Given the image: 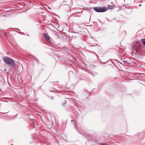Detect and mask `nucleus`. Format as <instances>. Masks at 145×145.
Returning <instances> with one entry per match:
<instances>
[{
  "label": "nucleus",
  "mask_w": 145,
  "mask_h": 145,
  "mask_svg": "<svg viewBox=\"0 0 145 145\" xmlns=\"http://www.w3.org/2000/svg\"><path fill=\"white\" fill-rule=\"evenodd\" d=\"M101 145H107L106 144H101Z\"/></svg>",
  "instance_id": "6e6552de"
},
{
  "label": "nucleus",
  "mask_w": 145,
  "mask_h": 145,
  "mask_svg": "<svg viewBox=\"0 0 145 145\" xmlns=\"http://www.w3.org/2000/svg\"><path fill=\"white\" fill-rule=\"evenodd\" d=\"M3 59L5 62L11 66H14L15 65V63L13 60L9 57H4L3 58Z\"/></svg>",
  "instance_id": "f257e3e1"
},
{
  "label": "nucleus",
  "mask_w": 145,
  "mask_h": 145,
  "mask_svg": "<svg viewBox=\"0 0 145 145\" xmlns=\"http://www.w3.org/2000/svg\"><path fill=\"white\" fill-rule=\"evenodd\" d=\"M95 10L97 12H103L105 11L106 10V7H95L94 8Z\"/></svg>",
  "instance_id": "f03ea898"
},
{
  "label": "nucleus",
  "mask_w": 145,
  "mask_h": 145,
  "mask_svg": "<svg viewBox=\"0 0 145 145\" xmlns=\"http://www.w3.org/2000/svg\"><path fill=\"white\" fill-rule=\"evenodd\" d=\"M50 98L52 99H54V97H50Z\"/></svg>",
  "instance_id": "0eeeda50"
},
{
  "label": "nucleus",
  "mask_w": 145,
  "mask_h": 145,
  "mask_svg": "<svg viewBox=\"0 0 145 145\" xmlns=\"http://www.w3.org/2000/svg\"><path fill=\"white\" fill-rule=\"evenodd\" d=\"M141 46L140 44L138 43H134L133 44L132 47L134 50H136L139 49Z\"/></svg>",
  "instance_id": "7ed1b4c3"
},
{
  "label": "nucleus",
  "mask_w": 145,
  "mask_h": 145,
  "mask_svg": "<svg viewBox=\"0 0 145 145\" xmlns=\"http://www.w3.org/2000/svg\"><path fill=\"white\" fill-rule=\"evenodd\" d=\"M115 7L114 5H108V9H112Z\"/></svg>",
  "instance_id": "39448f33"
},
{
  "label": "nucleus",
  "mask_w": 145,
  "mask_h": 145,
  "mask_svg": "<svg viewBox=\"0 0 145 145\" xmlns=\"http://www.w3.org/2000/svg\"><path fill=\"white\" fill-rule=\"evenodd\" d=\"M44 36L46 40L48 41H50V38L49 35H48L44 33Z\"/></svg>",
  "instance_id": "20e7f679"
},
{
  "label": "nucleus",
  "mask_w": 145,
  "mask_h": 145,
  "mask_svg": "<svg viewBox=\"0 0 145 145\" xmlns=\"http://www.w3.org/2000/svg\"><path fill=\"white\" fill-rule=\"evenodd\" d=\"M142 42H143V44L144 45H145V40L144 41H143V40H142Z\"/></svg>",
  "instance_id": "423d86ee"
}]
</instances>
